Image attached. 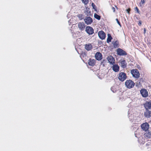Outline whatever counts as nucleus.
Masks as SVG:
<instances>
[{
	"label": "nucleus",
	"mask_w": 151,
	"mask_h": 151,
	"mask_svg": "<svg viewBox=\"0 0 151 151\" xmlns=\"http://www.w3.org/2000/svg\"><path fill=\"white\" fill-rule=\"evenodd\" d=\"M108 62L111 64L113 65L115 63V59L112 56H109L107 58Z\"/></svg>",
	"instance_id": "9b49d317"
},
{
	"label": "nucleus",
	"mask_w": 151,
	"mask_h": 151,
	"mask_svg": "<svg viewBox=\"0 0 151 151\" xmlns=\"http://www.w3.org/2000/svg\"><path fill=\"white\" fill-rule=\"evenodd\" d=\"M131 73L133 76L135 78H138L139 77V73L137 69L131 70Z\"/></svg>",
	"instance_id": "f03ea898"
},
{
	"label": "nucleus",
	"mask_w": 151,
	"mask_h": 151,
	"mask_svg": "<svg viewBox=\"0 0 151 151\" xmlns=\"http://www.w3.org/2000/svg\"><path fill=\"white\" fill-rule=\"evenodd\" d=\"M112 69L115 72H118L119 70V67L117 65H114L112 67Z\"/></svg>",
	"instance_id": "a211bd4d"
},
{
	"label": "nucleus",
	"mask_w": 151,
	"mask_h": 151,
	"mask_svg": "<svg viewBox=\"0 0 151 151\" xmlns=\"http://www.w3.org/2000/svg\"><path fill=\"white\" fill-rule=\"evenodd\" d=\"M86 32L89 35H92L94 33V30L91 27L87 26L86 29Z\"/></svg>",
	"instance_id": "0eeeda50"
},
{
	"label": "nucleus",
	"mask_w": 151,
	"mask_h": 151,
	"mask_svg": "<svg viewBox=\"0 0 151 151\" xmlns=\"http://www.w3.org/2000/svg\"><path fill=\"white\" fill-rule=\"evenodd\" d=\"M112 9L113 10V12H115V8L114 7H113L112 8Z\"/></svg>",
	"instance_id": "2f4dec72"
},
{
	"label": "nucleus",
	"mask_w": 151,
	"mask_h": 151,
	"mask_svg": "<svg viewBox=\"0 0 151 151\" xmlns=\"http://www.w3.org/2000/svg\"><path fill=\"white\" fill-rule=\"evenodd\" d=\"M116 20L117 23L120 26H121V23L119 21L118 19L117 18L116 19Z\"/></svg>",
	"instance_id": "a878e982"
},
{
	"label": "nucleus",
	"mask_w": 151,
	"mask_h": 151,
	"mask_svg": "<svg viewBox=\"0 0 151 151\" xmlns=\"http://www.w3.org/2000/svg\"><path fill=\"white\" fill-rule=\"evenodd\" d=\"M141 2L142 3V4H143L145 3V0H141Z\"/></svg>",
	"instance_id": "c756f323"
},
{
	"label": "nucleus",
	"mask_w": 151,
	"mask_h": 151,
	"mask_svg": "<svg viewBox=\"0 0 151 151\" xmlns=\"http://www.w3.org/2000/svg\"><path fill=\"white\" fill-rule=\"evenodd\" d=\"M134 83L131 80H127L125 82V85L126 87L128 88H133L134 86Z\"/></svg>",
	"instance_id": "f257e3e1"
},
{
	"label": "nucleus",
	"mask_w": 151,
	"mask_h": 151,
	"mask_svg": "<svg viewBox=\"0 0 151 151\" xmlns=\"http://www.w3.org/2000/svg\"><path fill=\"white\" fill-rule=\"evenodd\" d=\"M107 35L108 37L107 39V42L109 43L111 42V40L112 39V38L110 34H108Z\"/></svg>",
	"instance_id": "aec40b11"
},
{
	"label": "nucleus",
	"mask_w": 151,
	"mask_h": 151,
	"mask_svg": "<svg viewBox=\"0 0 151 151\" xmlns=\"http://www.w3.org/2000/svg\"><path fill=\"white\" fill-rule=\"evenodd\" d=\"M140 92L142 96L143 97H146L148 96V92L145 89L142 88L141 89L140 91Z\"/></svg>",
	"instance_id": "423d86ee"
},
{
	"label": "nucleus",
	"mask_w": 151,
	"mask_h": 151,
	"mask_svg": "<svg viewBox=\"0 0 151 151\" xmlns=\"http://www.w3.org/2000/svg\"><path fill=\"white\" fill-rule=\"evenodd\" d=\"M127 12L128 13H129V12L130 11V8H129L128 9H127Z\"/></svg>",
	"instance_id": "c85d7f7f"
},
{
	"label": "nucleus",
	"mask_w": 151,
	"mask_h": 151,
	"mask_svg": "<svg viewBox=\"0 0 151 151\" xmlns=\"http://www.w3.org/2000/svg\"><path fill=\"white\" fill-rule=\"evenodd\" d=\"M82 55H85V56H86V54L85 53H84V54L83 53V54H82ZM82 54H81V56H82Z\"/></svg>",
	"instance_id": "473e14b6"
},
{
	"label": "nucleus",
	"mask_w": 151,
	"mask_h": 151,
	"mask_svg": "<svg viewBox=\"0 0 151 151\" xmlns=\"http://www.w3.org/2000/svg\"><path fill=\"white\" fill-rule=\"evenodd\" d=\"M96 63V60L94 59H92L91 58L89 60L88 63V64L92 66H93Z\"/></svg>",
	"instance_id": "2eb2a0df"
},
{
	"label": "nucleus",
	"mask_w": 151,
	"mask_h": 151,
	"mask_svg": "<svg viewBox=\"0 0 151 151\" xmlns=\"http://www.w3.org/2000/svg\"><path fill=\"white\" fill-rule=\"evenodd\" d=\"M144 136L145 138H150L151 137V132L148 131L144 134Z\"/></svg>",
	"instance_id": "dca6fc26"
},
{
	"label": "nucleus",
	"mask_w": 151,
	"mask_h": 151,
	"mask_svg": "<svg viewBox=\"0 0 151 151\" xmlns=\"http://www.w3.org/2000/svg\"><path fill=\"white\" fill-rule=\"evenodd\" d=\"M121 66L123 68H125L127 66V64L125 60H123L121 62Z\"/></svg>",
	"instance_id": "6ab92c4d"
},
{
	"label": "nucleus",
	"mask_w": 151,
	"mask_h": 151,
	"mask_svg": "<svg viewBox=\"0 0 151 151\" xmlns=\"http://www.w3.org/2000/svg\"><path fill=\"white\" fill-rule=\"evenodd\" d=\"M144 106L146 110L151 109V100L149 101H147L144 104Z\"/></svg>",
	"instance_id": "1a4fd4ad"
},
{
	"label": "nucleus",
	"mask_w": 151,
	"mask_h": 151,
	"mask_svg": "<svg viewBox=\"0 0 151 151\" xmlns=\"http://www.w3.org/2000/svg\"><path fill=\"white\" fill-rule=\"evenodd\" d=\"M94 17L96 19L100 20L101 19V16L96 13L94 14Z\"/></svg>",
	"instance_id": "4be33fe9"
},
{
	"label": "nucleus",
	"mask_w": 151,
	"mask_h": 151,
	"mask_svg": "<svg viewBox=\"0 0 151 151\" xmlns=\"http://www.w3.org/2000/svg\"><path fill=\"white\" fill-rule=\"evenodd\" d=\"M85 48L86 50L89 51L92 49L93 47L91 44H86L85 45Z\"/></svg>",
	"instance_id": "f3484780"
},
{
	"label": "nucleus",
	"mask_w": 151,
	"mask_h": 151,
	"mask_svg": "<svg viewBox=\"0 0 151 151\" xmlns=\"http://www.w3.org/2000/svg\"><path fill=\"white\" fill-rule=\"evenodd\" d=\"M116 52L118 55L120 56L125 55L127 54L125 51L120 48L117 49Z\"/></svg>",
	"instance_id": "20e7f679"
},
{
	"label": "nucleus",
	"mask_w": 151,
	"mask_h": 151,
	"mask_svg": "<svg viewBox=\"0 0 151 151\" xmlns=\"http://www.w3.org/2000/svg\"><path fill=\"white\" fill-rule=\"evenodd\" d=\"M86 14L87 15H90L91 14V12L90 11H88V10H87L86 11Z\"/></svg>",
	"instance_id": "393cba45"
},
{
	"label": "nucleus",
	"mask_w": 151,
	"mask_h": 151,
	"mask_svg": "<svg viewBox=\"0 0 151 151\" xmlns=\"http://www.w3.org/2000/svg\"><path fill=\"white\" fill-rule=\"evenodd\" d=\"M142 24V22L141 21L139 20V22L138 23V24L139 26H141Z\"/></svg>",
	"instance_id": "cd10ccee"
},
{
	"label": "nucleus",
	"mask_w": 151,
	"mask_h": 151,
	"mask_svg": "<svg viewBox=\"0 0 151 151\" xmlns=\"http://www.w3.org/2000/svg\"><path fill=\"white\" fill-rule=\"evenodd\" d=\"M141 127L142 129L145 131H147L148 130L149 128V125L146 122L142 124Z\"/></svg>",
	"instance_id": "39448f33"
},
{
	"label": "nucleus",
	"mask_w": 151,
	"mask_h": 151,
	"mask_svg": "<svg viewBox=\"0 0 151 151\" xmlns=\"http://www.w3.org/2000/svg\"><path fill=\"white\" fill-rule=\"evenodd\" d=\"M146 29L145 28H144V34H145L146 33Z\"/></svg>",
	"instance_id": "7c9ffc66"
},
{
	"label": "nucleus",
	"mask_w": 151,
	"mask_h": 151,
	"mask_svg": "<svg viewBox=\"0 0 151 151\" xmlns=\"http://www.w3.org/2000/svg\"><path fill=\"white\" fill-rule=\"evenodd\" d=\"M135 9L137 11V12L138 13H139V9L138 8V7H136L135 8Z\"/></svg>",
	"instance_id": "bb28decb"
},
{
	"label": "nucleus",
	"mask_w": 151,
	"mask_h": 151,
	"mask_svg": "<svg viewBox=\"0 0 151 151\" xmlns=\"http://www.w3.org/2000/svg\"><path fill=\"white\" fill-rule=\"evenodd\" d=\"M144 116L147 118H150L151 117V111L148 110H146L144 112Z\"/></svg>",
	"instance_id": "ddd939ff"
},
{
	"label": "nucleus",
	"mask_w": 151,
	"mask_h": 151,
	"mask_svg": "<svg viewBox=\"0 0 151 151\" xmlns=\"http://www.w3.org/2000/svg\"><path fill=\"white\" fill-rule=\"evenodd\" d=\"M98 35L99 37L101 40H104L106 37V34L103 31H101L98 32Z\"/></svg>",
	"instance_id": "6e6552de"
},
{
	"label": "nucleus",
	"mask_w": 151,
	"mask_h": 151,
	"mask_svg": "<svg viewBox=\"0 0 151 151\" xmlns=\"http://www.w3.org/2000/svg\"><path fill=\"white\" fill-rule=\"evenodd\" d=\"M113 45L114 48H117L119 47V42L116 41L114 42Z\"/></svg>",
	"instance_id": "412c9836"
},
{
	"label": "nucleus",
	"mask_w": 151,
	"mask_h": 151,
	"mask_svg": "<svg viewBox=\"0 0 151 151\" xmlns=\"http://www.w3.org/2000/svg\"><path fill=\"white\" fill-rule=\"evenodd\" d=\"M85 22L87 24H91L93 22L92 19L90 17H86L84 19Z\"/></svg>",
	"instance_id": "9d476101"
},
{
	"label": "nucleus",
	"mask_w": 151,
	"mask_h": 151,
	"mask_svg": "<svg viewBox=\"0 0 151 151\" xmlns=\"http://www.w3.org/2000/svg\"><path fill=\"white\" fill-rule=\"evenodd\" d=\"M82 1L86 5L87 4L88 2V0H82Z\"/></svg>",
	"instance_id": "b1692460"
},
{
	"label": "nucleus",
	"mask_w": 151,
	"mask_h": 151,
	"mask_svg": "<svg viewBox=\"0 0 151 151\" xmlns=\"http://www.w3.org/2000/svg\"><path fill=\"white\" fill-rule=\"evenodd\" d=\"M96 59L98 60H101L102 58V56L101 54L99 52H97L95 55Z\"/></svg>",
	"instance_id": "f8f14e48"
},
{
	"label": "nucleus",
	"mask_w": 151,
	"mask_h": 151,
	"mask_svg": "<svg viewBox=\"0 0 151 151\" xmlns=\"http://www.w3.org/2000/svg\"><path fill=\"white\" fill-rule=\"evenodd\" d=\"M78 27L80 30H83L85 28V24L83 22H79L78 24Z\"/></svg>",
	"instance_id": "4468645a"
},
{
	"label": "nucleus",
	"mask_w": 151,
	"mask_h": 151,
	"mask_svg": "<svg viewBox=\"0 0 151 151\" xmlns=\"http://www.w3.org/2000/svg\"><path fill=\"white\" fill-rule=\"evenodd\" d=\"M92 6L93 7V8L96 11L97 7L93 3H92Z\"/></svg>",
	"instance_id": "5701e85b"
},
{
	"label": "nucleus",
	"mask_w": 151,
	"mask_h": 151,
	"mask_svg": "<svg viewBox=\"0 0 151 151\" xmlns=\"http://www.w3.org/2000/svg\"><path fill=\"white\" fill-rule=\"evenodd\" d=\"M127 78V75L124 72L120 73L118 76V78L121 81H124Z\"/></svg>",
	"instance_id": "7ed1b4c3"
}]
</instances>
